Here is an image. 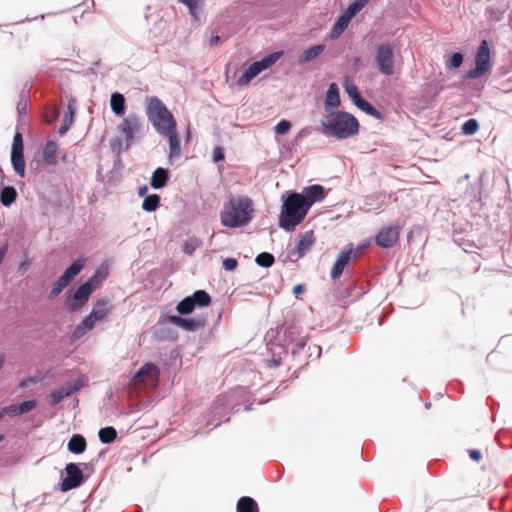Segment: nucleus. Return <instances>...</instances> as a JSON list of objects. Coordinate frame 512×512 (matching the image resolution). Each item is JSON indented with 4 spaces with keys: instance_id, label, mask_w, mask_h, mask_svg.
<instances>
[{
    "instance_id": "obj_15",
    "label": "nucleus",
    "mask_w": 512,
    "mask_h": 512,
    "mask_svg": "<svg viewBox=\"0 0 512 512\" xmlns=\"http://www.w3.org/2000/svg\"><path fill=\"white\" fill-rule=\"evenodd\" d=\"M399 239V227H383L375 237L376 244L381 248H390L396 244Z\"/></svg>"
},
{
    "instance_id": "obj_27",
    "label": "nucleus",
    "mask_w": 512,
    "mask_h": 512,
    "mask_svg": "<svg viewBox=\"0 0 512 512\" xmlns=\"http://www.w3.org/2000/svg\"><path fill=\"white\" fill-rule=\"evenodd\" d=\"M110 106L112 111L121 116L125 112V98L121 93L115 92L111 95Z\"/></svg>"
},
{
    "instance_id": "obj_20",
    "label": "nucleus",
    "mask_w": 512,
    "mask_h": 512,
    "mask_svg": "<svg viewBox=\"0 0 512 512\" xmlns=\"http://www.w3.org/2000/svg\"><path fill=\"white\" fill-rule=\"evenodd\" d=\"M351 253H352L351 249L340 253V255L338 256V258H337L336 262L334 263L333 268L331 270L332 279H337L341 276L344 268L346 267V265L348 264V262L350 260Z\"/></svg>"
},
{
    "instance_id": "obj_21",
    "label": "nucleus",
    "mask_w": 512,
    "mask_h": 512,
    "mask_svg": "<svg viewBox=\"0 0 512 512\" xmlns=\"http://www.w3.org/2000/svg\"><path fill=\"white\" fill-rule=\"evenodd\" d=\"M80 388L79 385H67L66 387H62L60 389H56L50 393L51 404L57 405L59 404L63 398L70 396L74 392H76Z\"/></svg>"
},
{
    "instance_id": "obj_43",
    "label": "nucleus",
    "mask_w": 512,
    "mask_h": 512,
    "mask_svg": "<svg viewBox=\"0 0 512 512\" xmlns=\"http://www.w3.org/2000/svg\"><path fill=\"white\" fill-rule=\"evenodd\" d=\"M36 405L37 403L35 400H27L22 402L21 404L17 405L19 414L22 415L28 413L29 411L33 410Z\"/></svg>"
},
{
    "instance_id": "obj_10",
    "label": "nucleus",
    "mask_w": 512,
    "mask_h": 512,
    "mask_svg": "<svg viewBox=\"0 0 512 512\" xmlns=\"http://www.w3.org/2000/svg\"><path fill=\"white\" fill-rule=\"evenodd\" d=\"M475 68L467 72L466 76L475 79L484 75L490 69V50L488 42L483 40L475 57Z\"/></svg>"
},
{
    "instance_id": "obj_5",
    "label": "nucleus",
    "mask_w": 512,
    "mask_h": 512,
    "mask_svg": "<svg viewBox=\"0 0 512 512\" xmlns=\"http://www.w3.org/2000/svg\"><path fill=\"white\" fill-rule=\"evenodd\" d=\"M146 114L159 134L176 128V121L172 113L157 97L147 98Z\"/></svg>"
},
{
    "instance_id": "obj_36",
    "label": "nucleus",
    "mask_w": 512,
    "mask_h": 512,
    "mask_svg": "<svg viewBox=\"0 0 512 512\" xmlns=\"http://www.w3.org/2000/svg\"><path fill=\"white\" fill-rule=\"evenodd\" d=\"M195 308L194 302L191 296L182 299L176 306V310L179 314L185 315L191 313Z\"/></svg>"
},
{
    "instance_id": "obj_55",
    "label": "nucleus",
    "mask_w": 512,
    "mask_h": 512,
    "mask_svg": "<svg viewBox=\"0 0 512 512\" xmlns=\"http://www.w3.org/2000/svg\"><path fill=\"white\" fill-rule=\"evenodd\" d=\"M29 264H30V263H29L28 261H27V262H23V263H21V264H20V268H22V269H26V268H27V266H29Z\"/></svg>"
},
{
    "instance_id": "obj_28",
    "label": "nucleus",
    "mask_w": 512,
    "mask_h": 512,
    "mask_svg": "<svg viewBox=\"0 0 512 512\" xmlns=\"http://www.w3.org/2000/svg\"><path fill=\"white\" fill-rule=\"evenodd\" d=\"M237 512H259L256 501L251 497H241L237 502Z\"/></svg>"
},
{
    "instance_id": "obj_25",
    "label": "nucleus",
    "mask_w": 512,
    "mask_h": 512,
    "mask_svg": "<svg viewBox=\"0 0 512 512\" xmlns=\"http://www.w3.org/2000/svg\"><path fill=\"white\" fill-rule=\"evenodd\" d=\"M353 18V16H350V14L345 11L343 15L339 17L337 22L334 24L331 32V36L333 38H338L343 31L347 28L350 20Z\"/></svg>"
},
{
    "instance_id": "obj_37",
    "label": "nucleus",
    "mask_w": 512,
    "mask_h": 512,
    "mask_svg": "<svg viewBox=\"0 0 512 512\" xmlns=\"http://www.w3.org/2000/svg\"><path fill=\"white\" fill-rule=\"evenodd\" d=\"M359 109L367 113L368 115L376 118V119H382V114L380 111H378L375 107H373L368 101L365 99H362L359 101V103L356 105Z\"/></svg>"
},
{
    "instance_id": "obj_45",
    "label": "nucleus",
    "mask_w": 512,
    "mask_h": 512,
    "mask_svg": "<svg viewBox=\"0 0 512 512\" xmlns=\"http://www.w3.org/2000/svg\"><path fill=\"white\" fill-rule=\"evenodd\" d=\"M291 128V123L287 120H281L276 126H275V132L277 134L283 135L286 134Z\"/></svg>"
},
{
    "instance_id": "obj_9",
    "label": "nucleus",
    "mask_w": 512,
    "mask_h": 512,
    "mask_svg": "<svg viewBox=\"0 0 512 512\" xmlns=\"http://www.w3.org/2000/svg\"><path fill=\"white\" fill-rule=\"evenodd\" d=\"M85 261L78 259L74 261L63 273V275L54 283L49 293L50 298L57 297L83 269Z\"/></svg>"
},
{
    "instance_id": "obj_50",
    "label": "nucleus",
    "mask_w": 512,
    "mask_h": 512,
    "mask_svg": "<svg viewBox=\"0 0 512 512\" xmlns=\"http://www.w3.org/2000/svg\"><path fill=\"white\" fill-rule=\"evenodd\" d=\"M304 292V286L301 284H298L294 286L293 293L297 296L299 294H302Z\"/></svg>"
},
{
    "instance_id": "obj_60",
    "label": "nucleus",
    "mask_w": 512,
    "mask_h": 512,
    "mask_svg": "<svg viewBox=\"0 0 512 512\" xmlns=\"http://www.w3.org/2000/svg\"><path fill=\"white\" fill-rule=\"evenodd\" d=\"M25 385H26V381H22L20 384L21 387H24Z\"/></svg>"
},
{
    "instance_id": "obj_29",
    "label": "nucleus",
    "mask_w": 512,
    "mask_h": 512,
    "mask_svg": "<svg viewBox=\"0 0 512 512\" xmlns=\"http://www.w3.org/2000/svg\"><path fill=\"white\" fill-rule=\"evenodd\" d=\"M58 146L54 141H47L43 150V159L48 165L56 164Z\"/></svg>"
},
{
    "instance_id": "obj_23",
    "label": "nucleus",
    "mask_w": 512,
    "mask_h": 512,
    "mask_svg": "<svg viewBox=\"0 0 512 512\" xmlns=\"http://www.w3.org/2000/svg\"><path fill=\"white\" fill-rule=\"evenodd\" d=\"M168 179V171L159 167L153 172L150 184L154 189H160L166 186Z\"/></svg>"
},
{
    "instance_id": "obj_6",
    "label": "nucleus",
    "mask_w": 512,
    "mask_h": 512,
    "mask_svg": "<svg viewBox=\"0 0 512 512\" xmlns=\"http://www.w3.org/2000/svg\"><path fill=\"white\" fill-rule=\"evenodd\" d=\"M105 276L104 273L97 270L93 276L80 285L72 295H69L66 299V307L69 311L76 312L81 309L88 302L92 292L98 287Z\"/></svg>"
},
{
    "instance_id": "obj_51",
    "label": "nucleus",
    "mask_w": 512,
    "mask_h": 512,
    "mask_svg": "<svg viewBox=\"0 0 512 512\" xmlns=\"http://www.w3.org/2000/svg\"><path fill=\"white\" fill-rule=\"evenodd\" d=\"M58 117V111H54L52 115H46L45 116V121L48 122V123H51L53 122L56 118Z\"/></svg>"
},
{
    "instance_id": "obj_54",
    "label": "nucleus",
    "mask_w": 512,
    "mask_h": 512,
    "mask_svg": "<svg viewBox=\"0 0 512 512\" xmlns=\"http://www.w3.org/2000/svg\"><path fill=\"white\" fill-rule=\"evenodd\" d=\"M147 192H148V187L142 186L139 188L138 194H139V196L143 197L147 194Z\"/></svg>"
},
{
    "instance_id": "obj_4",
    "label": "nucleus",
    "mask_w": 512,
    "mask_h": 512,
    "mask_svg": "<svg viewBox=\"0 0 512 512\" xmlns=\"http://www.w3.org/2000/svg\"><path fill=\"white\" fill-rule=\"evenodd\" d=\"M113 306L106 298L98 299L91 312L75 327L71 333V342H76L92 331L97 322L105 320L112 312Z\"/></svg>"
},
{
    "instance_id": "obj_33",
    "label": "nucleus",
    "mask_w": 512,
    "mask_h": 512,
    "mask_svg": "<svg viewBox=\"0 0 512 512\" xmlns=\"http://www.w3.org/2000/svg\"><path fill=\"white\" fill-rule=\"evenodd\" d=\"M195 307H207L211 303V297L210 295L204 291V290H197L192 296H191Z\"/></svg>"
},
{
    "instance_id": "obj_57",
    "label": "nucleus",
    "mask_w": 512,
    "mask_h": 512,
    "mask_svg": "<svg viewBox=\"0 0 512 512\" xmlns=\"http://www.w3.org/2000/svg\"><path fill=\"white\" fill-rule=\"evenodd\" d=\"M185 251L188 252L189 254H192V251H194V248L186 247Z\"/></svg>"
},
{
    "instance_id": "obj_26",
    "label": "nucleus",
    "mask_w": 512,
    "mask_h": 512,
    "mask_svg": "<svg viewBox=\"0 0 512 512\" xmlns=\"http://www.w3.org/2000/svg\"><path fill=\"white\" fill-rule=\"evenodd\" d=\"M325 50L324 44H318L306 49L299 57V63H307L317 58Z\"/></svg>"
},
{
    "instance_id": "obj_42",
    "label": "nucleus",
    "mask_w": 512,
    "mask_h": 512,
    "mask_svg": "<svg viewBox=\"0 0 512 512\" xmlns=\"http://www.w3.org/2000/svg\"><path fill=\"white\" fill-rule=\"evenodd\" d=\"M11 153H24L23 137L20 132L14 135Z\"/></svg>"
},
{
    "instance_id": "obj_48",
    "label": "nucleus",
    "mask_w": 512,
    "mask_h": 512,
    "mask_svg": "<svg viewBox=\"0 0 512 512\" xmlns=\"http://www.w3.org/2000/svg\"><path fill=\"white\" fill-rule=\"evenodd\" d=\"M2 409H3V412H4L5 416L6 415H9V416L20 415L19 411H18V406L17 405H10V406L4 407Z\"/></svg>"
},
{
    "instance_id": "obj_2",
    "label": "nucleus",
    "mask_w": 512,
    "mask_h": 512,
    "mask_svg": "<svg viewBox=\"0 0 512 512\" xmlns=\"http://www.w3.org/2000/svg\"><path fill=\"white\" fill-rule=\"evenodd\" d=\"M253 212V202L247 196L231 197L220 213L223 226L235 228L246 225Z\"/></svg>"
},
{
    "instance_id": "obj_59",
    "label": "nucleus",
    "mask_w": 512,
    "mask_h": 512,
    "mask_svg": "<svg viewBox=\"0 0 512 512\" xmlns=\"http://www.w3.org/2000/svg\"><path fill=\"white\" fill-rule=\"evenodd\" d=\"M5 417V414L3 412V409H0V421Z\"/></svg>"
},
{
    "instance_id": "obj_32",
    "label": "nucleus",
    "mask_w": 512,
    "mask_h": 512,
    "mask_svg": "<svg viewBox=\"0 0 512 512\" xmlns=\"http://www.w3.org/2000/svg\"><path fill=\"white\" fill-rule=\"evenodd\" d=\"M17 197V192L15 188L12 186L4 187L0 194V201L2 205L9 207L13 202H15Z\"/></svg>"
},
{
    "instance_id": "obj_44",
    "label": "nucleus",
    "mask_w": 512,
    "mask_h": 512,
    "mask_svg": "<svg viewBox=\"0 0 512 512\" xmlns=\"http://www.w3.org/2000/svg\"><path fill=\"white\" fill-rule=\"evenodd\" d=\"M463 62V56L461 53H454L449 61L447 62L448 68H458Z\"/></svg>"
},
{
    "instance_id": "obj_18",
    "label": "nucleus",
    "mask_w": 512,
    "mask_h": 512,
    "mask_svg": "<svg viewBox=\"0 0 512 512\" xmlns=\"http://www.w3.org/2000/svg\"><path fill=\"white\" fill-rule=\"evenodd\" d=\"M340 103H341V100H340L338 85L336 83H331L329 85V88L326 93V98H325V103H324L325 111L327 113H329L331 108L338 107L340 105Z\"/></svg>"
},
{
    "instance_id": "obj_31",
    "label": "nucleus",
    "mask_w": 512,
    "mask_h": 512,
    "mask_svg": "<svg viewBox=\"0 0 512 512\" xmlns=\"http://www.w3.org/2000/svg\"><path fill=\"white\" fill-rule=\"evenodd\" d=\"M343 87L355 105H357L359 101L363 99L358 91V87L351 80L346 79L344 81Z\"/></svg>"
},
{
    "instance_id": "obj_46",
    "label": "nucleus",
    "mask_w": 512,
    "mask_h": 512,
    "mask_svg": "<svg viewBox=\"0 0 512 512\" xmlns=\"http://www.w3.org/2000/svg\"><path fill=\"white\" fill-rule=\"evenodd\" d=\"M238 262L234 258H225L223 260V267L227 271H233L237 268Z\"/></svg>"
},
{
    "instance_id": "obj_16",
    "label": "nucleus",
    "mask_w": 512,
    "mask_h": 512,
    "mask_svg": "<svg viewBox=\"0 0 512 512\" xmlns=\"http://www.w3.org/2000/svg\"><path fill=\"white\" fill-rule=\"evenodd\" d=\"M301 194L305 200V207H308V209H310L315 202H319L324 199L325 189L323 186L319 184H314L305 187Z\"/></svg>"
},
{
    "instance_id": "obj_41",
    "label": "nucleus",
    "mask_w": 512,
    "mask_h": 512,
    "mask_svg": "<svg viewBox=\"0 0 512 512\" xmlns=\"http://www.w3.org/2000/svg\"><path fill=\"white\" fill-rule=\"evenodd\" d=\"M178 2L184 4L189 9V13L194 19H198L197 10L201 0H177Z\"/></svg>"
},
{
    "instance_id": "obj_58",
    "label": "nucleus",
    "mask_w": 512,
    "mask_h": 512,
    "mask_svg": "<svg viewBox=\"0 0 512 512\" xmlns=\"http://www.w3.org/2000/svg\"><path fill=\"white\" fill-rule=\"evenodd\" d=\"M185 251L188 252L189 254H192V251H194V248L186 247Z\"/></svg>"
},
{
    "instance_id": "obj_12",
    "label": "nucleus",
    "mask_w": 512,
    "mask_h": 512,
    "mask_svg": "<svg viewBox=\"0 0 512 512\" xmlns=\"http://www.w3.org/2000/svg\"><path fill=\"white\" fill-rule=\"evenodd\" d=\"M66 476L60 484L62 492H67L79 487L83 480V473L76 463H68L65 467Z\"/></svg>"
},
{
    "instance_id": "obj_14",
    "label": "nucleus",
    "mask_w": 512,
    "mask_h": 512,
    "mask_svg": "<svg viewBox=\"0 0 512 512\" xmlns=\"http://www.w3.org/2000/svg\"><path fill=\"white\" fill-rule=\"evenodd\" d=\"M142 128V120L137 114H129L119 125V131L127 140L135 138Z\"/></svg>"
},
{
    "instance_id": "obj_1",
    "label": "nucleus",
    "mask_w": 512,
    "mask_h": 512,
    "mask_svg": "<svg viewBox=\"0 0 512 512\" xmlns=\"http://www.w3.org/2000/svg\"><path fill=\"white\" fill-rule=\"evenodd\" d=\"M323 133L327 137L346 139L358 133L359 122L350 113L331 111L321 121Z\"/></svg>"
},
{
    "instance_id": "obj_56",
    "label": "nucleus",
    "mask_w": 512,
    "mask_h": 512,
    "mask_svg": "<svg viewBox=\"0 0 512 512\" xmlns=\"http://www.w3.org/2000/svg\"><path fill=\"white\" fill-rule=\"evenodd\" d=\"M185 251L188 252L189 254H192V251H194V248L186 247Z\"/></svg>"
},
{
    "instance_id": "obj_52",
    "label": "nucleus",
    "mask_w": 512,
    "mask_h": 512,
    "mask_svg": "<svg viewBox=\"0 0 512 512\" xmlns=\"http://www.w3.org/2000/svg\"><path fill=\"white\" fill-rule=\"evenodd\" d=\"M219 41H220V37L218 35H215L209 39V44H210V46H215L219 43Z\"/></svg>"
},
{
    "instance_id": "obj_8",
    "label": "nucleus",
    "mask_w": 512,
    "mask_h": 512,
    "mask_svg": "<svg viewBox=\"0 0 512 512\" xmlns=\"http://www.w3.org/2000/svg\"><path fill=\"white\" fill-rule=\"evenodd\" d=\"M281 54L276 52L269 54L268 56L262 58L260 61H255L251 65H249L242 73V75L237 79V85L240 87H245L250 84V82L258 76L262 71L270 68L276 61L280 58Z\"/></svg>"
},
{
    "instance_id": "obj_38",
    "label": "nucleus",
    "mask_w": 512,
    "mask_h": 512,
    "mask_svg": "<svg viewBox=\"0 0 512 512\" xmlns=\"http://www.w3.org/2000/svg\"><path fill=\"white\" fill-rule=\"evenodd\" d=\"M274 256L268 252H262L256 256L255 262L262 267H271L274 264Z\"/></svg>"
},
{
    "instance_id": "obj_35",
    "label": "nucleus",
    "mask_w": 512,
    "mask_h": 512,
    "mask_svg": "<svg viewBox=\"0 0 512 512\" xmlns=\"http://www.w3.org/2000/svg\"><path fill=\"white\" fill-rule=\"evenodd\" d=\"M160 205V197L157 194H151L146 196L142 203V209L147 212H153L157 210Z\"/></svg>"
},
{
    "instance_id": "obj_19",
    "label": "nucleus",
    "mask_w": 512,
    "mask_h": 512,
    "mask_svg": "<svg viewBox=\"0 0 512 512\" xmlns=\"http://www.w3.org/2000/svg\"><path fill=\"white\" fill-rule=\"evenodd\" d=\"M300 240L297 245L298 257H303L314 245L315 236L313 231H307L303 234H299Z\"/></svg>"
},
{
    "instance_id": "obj_17",
    "label": "nucleus",
    "mask_w": 512,
    "mask_h": 512,
    "mask_svg": "<svg viewBox=\"0 0 512 512\" xmlns=\"http://www.w3.org/2000/svg\"><path fill=\"white\" fill-rule=\"evenodd\" d=\"M168 139L169 142V153L168 160L172 162L174 159L179 158L181 155L180 138L176 131V128L162 134Z\"/></svg>"
},
{
    "instance_id": "obj_34",
    "label": "nucleus",
    "mask_w": 512,
    "mask_h": 512,
    "mask_svg": "<svg viewBox=\"0 0 512 512\" xmlns=\"http://www.w3.org/2000/svg\"><path fill=\"white\" fill-rule=\"evenodd\" d=\"M99 440L104 444L112 443L116 437L117 432L113 427H104L101 428L98 432Z\"/></svg>"
},
{
    "instance_id": "obj_3",
    "label": "nucleus",
    "mask_w": 512,
    "mask_h": 512,
    "mask_svg": "<svg viewBox=\"0 0 512 512\" xmlns=\"http://www.w3.org/2000/svg\"><path fill=\"white\" fill-rule=\"evenodd\" d=\"M308 211L302 194H289L281 207L279 226L286 231H293L305 219Z\"/></svg>"
},
{
    "instance_id": "obj_49",
    "label": "nucleus",
    "mask_w": 512,
    "mask_h": 512,
    "mask_svg": "<svg viewBox=\"0 0 512 512\" xmlns=\"http://www.w3.org/2000/svg\"><path fill=\"white\" fill-rule=\"evenodd\" d=\"M470 458L475 462H480L482 460V454L477 449H471L468 451Z\"/></svg>"
},
{
    "instance_id": "obj_24",
    "label": "nucleus",
    "mask_w": 512,
    "mask_h": 512,
    "mask_svg": "<svg viewBox=\"0 0 512 512\" xmlns=\"http://www.w3.org/2000/svg\"><path fill=\"white\" fill-rule=\"evenodd\" d=\"M74 116H75V101L70 100L68 107H67V111L65 112L64 117H63V124L59 129V133L61 135H64L68 131V129L71 127V125L74 122Z\"/></svg>"
},
{
    "instance_id": "obj_47",
    "label": "nucleus",
    "mask_w": 512,
    "mask_h": 512,
    "mask_svg": "<svg viewBox=\"0 0 512 512\" xmlns=\"http://www.w3.org/2000/svg\"><path fill=\"white\" fill-rule=\"evenodd\" d=\"M224 150L221 146H215L213 148V161L214 162H220L224 160Z\"/></svg>"
},
{
    "instance_id": "obj_22",
    "label": "nucleus",
    "mask_w": 512,
    "mask_h": 512,
    "mask_svg": "<svg viewBox=\"0 0 512 512\" xmlns=\"http://www.w3.org/2000/svg\"><path fill=\"white\" fill-rule=\"evenodd\" d=\"M67 448H68L69 452H71L73 454H81L87 448L86 439L81 434H74L70 438Z\"/></svg>"
},
{
    "instance_id": "obj_40",
    "label": "nucleus",
    "mask_w": 512,
    "mask_h": 512,
    "mask_svg": "<svg viewBox=\"0 0 512 512\" xmlns=\"http://www.w3.org/2000/svg\"><path fill=\"white\" fill-rule=\"evenodd\" d=\"M479 129V124L476 119H469L462 125V132L466 135H473Z\"/></svg>"
},
{
    "instance_id": "obj_7",
    "label": "nucleus",
    "mask_w": 512,
    "mask_h": 512,
    "mask_svg": "<svg viewBox=\"0 0 512 512\" xmlns=\"http://www.w3.org/2000/svg\"><path fill=\"white\" fill-rule=\"evenodd\" d=\"M375 63L380 74L391 76L395 72V53L394 45L391 43H382L376 47Z\"/></svg>"
},
{
    "instance_id": "obj_30",
    "label": "nucleus",
    "mask_w": 512,
    "mask_h": 512,
    "mask_svg": "<svg viewBox=\"0 0 512 512\" xmlns=\"http://www.w3.org/2000/svg\"><path fill=\"white\" fill-rule=\"evenodd\" d=\"M11 163L15 172L23 178L25 176L24 153H11Z\"/></svg>"
},
{
    "instance_id": "obj_39",
    "label": "nucleus",
    "mask_w": 512,
    "mask_h": 512,
    "mask_svg": "<svg viewBox=\"0 0 512 512\" xmlns=\"http://www.w3.org/2000/svg\"><path fill=\"white\" fill-rule=\"evenodd\" d=\"M369 1L370 0H355L348 6L346 11L350 14V16L354 17L367 5Z\"/></svg>"
},
{
    "instance_id": "obj_11",
    "label": "nucleus",
    "mask_w": 512,
    "mask_h": 512,
    "mask_svg": "<svg viewBox=\"0 0 512 512\" xmlns=\"http://www.w3.org/2000/svg\"><path fill=\"white\" fill-rule=\"evenodd\" d=\"M159 378V368L153 363H145L135 374L132 384L154 387Z\"/></svg>"
},
{
    "instance_id": "obj_61",
    "label": "nucleus",
    "mask_w": 512,
    "mask_h": 512,
    "mask_svg": "<svg viewBox=\"0 0 512 512\" xmlns=\"http://www.w3.org/2000/svg\"><path fill=\"white\" fill-rule=\"evenodd\" d=\"M2 439H3V436H2V435H0V441H1Z\"/></svg>"
},
{
    "instance_id": "obj_13",
    "label": "nucleus",
    "mask_w": 512,
    "mask_h": 512,
    "mask_svg": "<svg viewBox=\"0 0 512 512\" xmlns=\"http://www.w3.org/2000/svg\"><path fill=\"white\" fill-rule=\"evenodd\" d=\"M167 319L169 323L188 332H196L198 330L204 329L206 326V319L203 317L186 319L177 315H170Z\"/></svg>"
},
{
    "instance_id": "obj_53",
    "label": "nucleus",
    "mask_w": 512,
    "mask_h": 512,
    "mask_svg": "<svg viewBox=\"0 0 512 512\" xmlns=\"http://www.w3.org/2000/svg\"><path fill=\"white\" fill-rule=\"evenodd\" d=\"M7 249H8L7 245L0 248V264L2 263L5 255H6Z\"/></svg>"
}]
</instances>
